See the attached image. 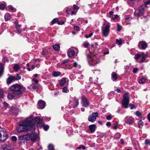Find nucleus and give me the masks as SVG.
I'll use <instances>...</instances> for the list:
<instances>
[{
  "instance_id": "nucleus-1",
  "label": "nucleus",
  "mask_w": 150,
  "mask_h": 150,
  "mask_svg": "<svg viewBox=\"0 0 150 150\" xmlns=\"http://www.w3.org/2000/svg\"><path fill=\"white\" fill-rule=\"evenodd\" d=\"M31 118H27L22 122H20L17 128V131L19 133L28 131L33 132L35 130V126L31 122Z\"/></svg>"
},
{
  "instance_id": "nucleus-2",
  "label": "nucleus",
  "mask_w": 150,
  "mask_h": 150,
  "mask_svg": "<svg viewBox=\"0 0 150 150\" xmlns=\"http://www.w3.org/2000/svg\"><path fill=\"white\" fill-rule=\"evenodd\" d=\"M9 89L12 92L8 95V98L10 100H12L16 96L21 94L25 90V88L17 83L9 87Z\"/></svg>"
},
{
  "instance_id": "nucleus-3",
  "label": "nucleus",
  "mask_w": 150,
  "mask_h": 150,
  "mask_svg": "<svg viewBox=\"0 0 150 150\" xmlns=\"http://www.w3.org/2000/svg\"><path fill=\"white\" fill-rule=\"evenodd\" d=\"M110 25L109 23L105 25L104 24L102 28V34L105 37L107 36L109 33Z\"/></svg>"
},
{
  "instance_id": "nucleus-4",
  "label": "nucleus",
  "mask_w": 150,
  "mask_h": 150,
  "mask_svg": "<svg viewBox=\"0 0 150 150\" xmlns=\"http://www.w3.org/2000/svg\"><path fill=\"white\" fill-rule=\"evenodd\" d=\"M129 103V97L128 93H125L123 97L122 102V106L126 108L128 107V105Z\"/></svg>"
},
{
  "instance_id": "nucleus-5",
  "label": "nucleus",
  "mask_w": 150,
  "mask_h": 150,
  "mask_svg": "<svg viewBox=\"0 0 150 150\" xmlns=\"http://www.w3.org/2000/svg\"><path fill=\"white\" fill-rule=\"evenodd\" d=\"M8 135L5 131L2 130L0 128V140L2 142L5 141L7 138Z\"/></svg>"
},
{
  "instance_id": "nucleus-6",
  "label": "nucleus",
  "mask_w": 150,
  "mask_h": 150,
  "mask_svg": "<svg viewBox=\"0 0 150 150\" xmlns=\"http://www.w3.org/2000/svg\"><path fill=\"white\" fill-rule=\"evenodd\" d=\"M31 118L32 119L31 122L32 123H33V124H34V125L35 126V125L36 122H37V124H40L41 125H42L43 124V121L42 119L40 118L39 117H34V119H33L31 118Z\"/></svg>"
},
{
  "instance_id": "nucleus-7",
  "label": "nucleus",
  "mask_w": 150,
  "mask_h": 150,
  "mask_svg": "<svg viewBox=\"0 0 150 150\" xmlns=\"http://www.w3.org/2000/svg\"><path fill=\"white\" fill-rule=\"evenodd\" d=\"M98 113L96 112L93 113L88 116V120L93 122H94L96 120V117L98 116Z\"/></svg>"
},
{
  "instance_id": "nucleus-8",
  "label": "nucleus",
  "mask_w": 150,
  "mask_h": 150,
  "mask_svg": "<svg viewBox=\"0 0 150 150\" xmlns=\"http://www.w3.org/2000/svg\"><path fill=\"white\" fill-rule=\"evenodd\" d=\"M138 46L140 49L145 50L147 47V44L145 41H140L139 43Z\"/></svg>"
},
{
  "instance_id": "nucleus-9",
  "label": "nucleus",
  "mask_w": 150,
  "mask_h": 150,
  "mask_svg": "<svg viewBox=\"0 0 150 150\" xmlns=\"http://www.w3.org/2000/svg\"><path fill=\"white\" fill-rule=\"evenodd\" d=\"M89 63L90 65L94 66L97 64L96 58L95 56L90 57L88 59Z\"/></svg>"
},
{
  "instance_id": "nucleus-10",
  "label": "nucleus",
  "mask_w": 150,
  "mask_h": 150,
  "mask_svg": "<svg viewBox=\"0 0 150 150\" xmlns=\"http://www.w3.org/2000/svg\"><path fill=\"white\" fill-rule=\"evenodd\" d=\"M81 101V103L83 106L85 107H87L89 105V103L86 98L84 97H82Z\"/></svg>"
},
{
  "instance_id": "nucleus-11",
  "label": "nucleus",
  "mask_w": 150,
  "mask_h": 150,
  "mask_svg": "<svg viewBox=\"0 0 150 150\" xmlns=\"http://www.w3.org/2000/svg\"><path fill=\"white\" fill-rule=\"evenodd\" d=\"M28 138L30 139L32 141H35L37 138V135L34 133L28 134Z\"/></svg>"
},
{
  "instance_id": "nucleus-12",
  "label": "nucleus",
  "mask_w": 150,
  "mask_h": 150,
  "mask_svg": "<svg viewBox=\"0 0 150 150\" xmlns=\"http://www.w3.org/2000/svg\"><path fill=\"white\" fill-rule=\"evenodd\" d=\"M45 102L44 101L40 100L38 102V107L41 109L44 108L45 106Z\"/></svg>"
},
{
  "instance_id": "nucleus-13",
  "label": "nucleus",
  "mask_w": 150,
  "mask_h": 150,
  "mask_svg": "<svg viewBox=\"0 0 150 150\" xmlns=\"http://www.w3.org/2000/svg\"><path fill=\"white\" fill-rule=\"evenodd\" d=\"M15 24L16 28L17 30V33L18 34H19L22 32V29L20 28L21 26L18 24V22L17 21H15Z\"/></svg>"
},
{
  "instance_id": "nucleus-14",
  "label": "nucleus",
  "mask_w": 150,
  "mask_h": 150,
  "mask_svg": "<svg viewBox=\"0 0 150 150\" xmlns=\"http://www.w3.org/2000/svg\"><path fill=\"white\" fill-rule=\"evenodd\" d=\"M67 54L68 57L71 58L74 56L75 52L74 50L69 49L68 51Z\"/></svg>"
},
{
  "instance_id": "nucleus-15",
  "label": "nucleus",
  "mask_w": 150,
  "mask_h": 150,
  "mask_svg": "<svg viewBox=\"0 0 150 150\" xmlns=\"http://www.w3.org/2000/svg\"><path fill=\"white\" fill-rule=\"evenodd\" d=\"M126 123L129 125L132 124L134 120L133 118L131 117H126L125 118Z\"/></svg>"
},
{
  "instance_id": "nucleus-16",
  "label": "nucleus",
  "mask_w": 150,
  "mask_h": 150,
  "mask_svg": "<svg viewBox=\"0 0 150 150\" xmlns=\"http://www.w3.org/2000/svg\"><path fill=\"white\" fill-rule=\"evenodd\" d=\"M16 80V77L14 76H9L7 79L8 84H10L12 81Z\"/></svg>"
},
{
  "instance_id": "nucleus-17",
  "label": "nucleus",
  "mask_w": 150,
  "mask_h": 150,
  "mask_svg": "<svg viewBox=\"0 0 150 150\" xmlns=\"http://www.w3.org/2000/svg\"><path fill=\"white\" fill-rule=\"evenodd\" d=\"M28 134L19 137V140L21 141H26L28 140Z\"/></svg>"
},
{
  "instance_id": "nucleus-18",
  "label": "nucleus",
  "mask_w": 150,
  "mask_h": 150,
  "mask_svg": "<svg viewBox=\"0 0 150 150\" xmlns=\"http://www.w3.org/2000/svg\"><path fill=\"white\" fill-rule=\"evenodd\" d=\"M134 13L135 16H142L144 13H142V12L139 9L138 10L136 11Z\"/></svg>"
},
{
  "instance_id": "nucleus-19",
  "label": "nucleus",
  "mask_w": 150,
  "mask_h": 150,
  "mask_svg": "<svg viewBox=\"0 0 150 150\" xmlns=\"http://www.w3.org/2000/svg\"><path fill=\"white\" fill-rule=\"evenodd\" d=\"M141 56H142V59L141 62H143L145 60V59L147 58V54H145L144 53L142 52L141 53Z\"/></svg>"
},
{
  "instance_id": "nucleus-20",
  "label": "nucleus",
  "mask_w": 150,
  "mask_h": 150,
  "mask_svg": "<svg viewBox=\"0 0 150 150\" xmlns=\"http://www.w3.org/2000/svg\"><path fill=\"white\" fill-rule=\"evenodd\" d=\"M65 78H62L61 80L59 81V83L60 85L63 86L66 82Z\"/></svg>"
},
{
  "instance_id": "nucleus-21",
  "label": "nucleus",
  "mask_w": 150,
  "mask_h": 150,
  "mask_svg": "<svg viewBox=\"0 0 150 150\" xmlns=\"http://www.w3.org/2000/svg\"><path fill=\"white\" fill-rule=\"evenodd\" d=\"M11 18V15L8 13H6L4 16V19L6 21L9 20Z\"/></svg>"
},
{
  "instance_id": "nucleus-22",
  "label": "nucleus",
  "mask_w": 150,
  "mask_h": 150,
  "mask_svg": "<svg viewBox=\"0 0 150 150\" xmlns=\"http://www.w3.org/2000/svg\"><path fill=\"white\" fill-rule=\"evenodd\" d=\"M96 125H92L89 126V128L90 130L92 132H94L95 131Z\"/></svg>"
},
{
  "instance_id": "nucleus-23",
  "label": "nucleus",
  "mask_w": 150,
  "mask_h": 150,
  "mask_svg": "<svg viewBox=\"0 0 150 150\" xmlns=\"http://www.w3.org/2000/svg\"><path fill=\"white\" fill-rule=\"evenodd\" d=\"M54 49L56 51H58L60 48V46L59 45L55 44L53 46Z\"/></svg>"
},
{
  "instance_id": "nucleus-24",
  "label": "nucleus",
  "mask_w": 150,
  "mask_h": 150,
  "mask_svg": "<svg viewBox=\"0 0 150 150\" xmlns=\"http://www.w3.org/2000/svg\"><path fill=\"white\" fill-rule=\"evenodd\" d=\"M61 74V73L59 71H54L52 73V74L54 76H58L60 75Z\"/></svg>"
},
{
  "instance_id": "nucleus-25",
  "label": "nucleus",
  "mask_w": 150,
  "mask_h": 150,
  "mask_svg": "<svg viewBox=\"0 0 150 150\" xmlns=\"http://www.w3.org/2000/svg\"><path fill=\"white\" fill-rule=\"evenodd\" d=\"M79 103L78 100H75L73 103V108H75L77 107L79 104Z\"/></svg>"
},
{
  "instance_id": "nucleus-26",
  "label": "nucleus",
  "mask_w": 150,
  "mask_h": 150,
  "mask_svg": "<svg viewBox=\"0 0 150 150\" xmlns=\"http://www.w3.org/2000/svg\"><path fill=\"white\" fill-rule=\"evenodd\" d=\"M145 7H146V5H143L140 7L139 9L142 12H142L144 13Z\"/></svg>"
},
{
  "instance_id": "nucleus-27",
  "label": "nucleus",
  "mask_w": 150,
  "mask_h": 150,
  "mask_svg": "<svg viewBox=\"0 0 150 150\" xmlns=\"http://www.w3.org/2000/svg\"><path fill=\"white\" fill-rule=\"evenodd\" d=\"M138 125H139V127L140 128H142L143 125V122L141 120H139L138 122Z\"/></svg>"
},
{
  "instance_id": "nucleus-28",
  "label": "nucleus",
  "mask_w": 150,
  "mask_h": 150,
  "mask_svg": "<svg viewBox=\"0 0 150 150\" xmlns=\"http://www.w3.org/2000/svg\"><path fill=\"white\" fill-rule=\"evenodd\" d=\"M125 18L126 21V22L127 23V24H129V21H130L132 19L130 16H126Z\"/></svg>"
},
{
  "instance_id": "nucleus-29",
  "label": "nucleus",
  "mask_w": 150,
  "mask_h": 150,
  "mask_svg": "<svg viewBox=\"0 0 150 150\" xmlns=\"http://www.w3.org/2000/svg\"><path fill=\"white\" fill-rule=\"evenodd\" d=\"M122 38H120L118 40L117 39L116 40V43L119 45H120L122 44Z\"/></svg>"
},
{
  "instance_id": "nucleus-30",
  "label": "nucleus",
  "mask_w": 150,
  "mask_h": 150,
  "mask_svg": "<svg viewBox=\"0 0 150 150\" xmlns=\"http://www.w3.org/2000/svg\"><path fill=\"white\" fill-rule=\"evenodd\" d=\"M20 68L18 65L17 64H16L13 67V69L16 71H17Z\"/></svg>"
},
{
  "instance_id": "nucleus-31",
  "label": "nucleus",
  "mask_w": 150,
  "mask_h": 150,
  "mask_svg": "<svg viewBox=\"0 0 150 150\" xmlns=\"http://www.w3.org/2000/svg\"><path fill=\"white\" fill-rule=\"evenodd\" d=\"M121 137V135L119 133H117L115 134V138L116 139H119Z\"/></svg>"
},
{
  "instance_id": "nucleus-32",
  "label": "nucleus",
  "mask_w": 150,
  "mask_h": 150,
  "mask_svg": "<svg viewBox=\"0 0 150 150\" xmlns=\"http://www.w3.org/2000/svg\"><path fill=\"white\" fill-rule=\"evenodd\" d=\"M146 80V79L143 78L139 81V83H145Z\"/></svg>"
},
{
  "instance_id": "nucleus-33",
  "label": "nucleus",
  "mask_w": 150,
  "mask_h": 150,
  "mask_svg": "<svg viewBox=\"0 0 150 150\" xmlns=\"http://www.w3.org/2000/svg\"><path fill=\"white\" fill-rule=\"evenodd\" d=\"M37 86V84L35 83H33L30 86V87L34 89H36Z\"/></svg>"
},
{
  "instance_id": "nucleus-34",
  "label": "nucleus",
  "mask_w": 150,
  "mask_h": 150,
  "mask_svg": "<svg viewBox=\"0 0 150 150\" xmlns=\"http://www.w3.org/2000/svg\"><path fill=\"white\" fill-rule=\"evenodd\" d=\"M141 56V54H136L135 56V59L136 60L140 58Z\"/></svg>"
},
{
  "instance_id": "nucleus-35",
  "label": "nucleus",
  "mask_w": 150,
  "mask_h": 150,
  "mask_svg": "<svg viewBox=\"0 0 150 150\" xmlns=\"http://www.w3.org/2000/svg\"><path fill=\"white\" fill-rule=\"evenodd\" d=\"M48 148L49 150H53L54 149L53 146L52 144H50L48 146Z\"/></svg>"
},
{
  "instance_id": "nucleus-36",
  "label": "nucleus",
  "mask_w": 150,
  "mask_h": 150,
  "mask_svg": "<svg viewBox=\"0 0 150 150\" xmlns=\"http://www.w3.org/2000/svg\"><path fill=\"white\" fill-rule=\"evenodd\" d=\"M3 70V66L2 64H0V75H1Z\"/></svg>"
},
{
  "instance_id": "nucleus-37",
  "label": "nucleus",
  "mask_w": 150,
  "mask_h": 150,
  "mask_svg": "<svg viewBox=\"0 0 150 150\" xmlns=\"http://www.w3.org/2000/svg\"><path fill=\"white\" fill-rule=\"evenodd\" d=\"M44 129L46 131H47L49 128V126L47 125H44L43 126Z\"/></svg>"
},
{
  "instance_id": "nucleus-38",
  "label": "nucleus",
  "mask_w": 150,
  "mask_h": 150,
  "mask_svg": "<svg viewBox=\"0 0 150 150\" xmlns=\"http://www.w3.org/2000/svg\"><path fill=\"white\" fill-rule=\"evenodd\" d=\"M145 144L146 145H150V141L148 139H146L145 140Z\"/></svg>"
},
{
  "instance_id": "nucleus-39",
  "label": "nucleus",
  "mask_w": 150,
  "mask_h": 150,
  "mask_svg": "<svg viewBox=\"0 0 150 150\" xmlns=\"http://www.w3.org/2000/svg\"><path fill=\"white\" fill-rule=\"evenodd\" d=\"M69 90L66 87H64L63 88L62 91L64 93H68L69 92Z\"/></svg>"
},
{
  "instance_id": "nucleus-40",
  "label": "nucleus",
  "mask_w": 150,
  "mask_h": 150,
  "mask_svg": "<svg viewBox=\"0 0 150 150\" xmlns=\"http://www.w3.org/2000/svg\"><path fill=\"white\" fill-rule=\"evenodd\" d=\"M57 18H54L51 22V23L52 24H54L57 23Z\"/></svg>"
},
{
  "instance_id": "nucleus-41",
  "label": "nucleus",
  "mask_w": 150,
  "mask_h": 150,
  "mask_svg": "<svg viewBox=\"0 0 150 150\" xmlns=\"http://www.w3.org/2000/svg\"><path fill=\"white\" fill-rule=\"evenodd\" d=\"M112 77L115 79L116 80L117 78V76L116 74L112 73Z\"/></svg>"
},
{
  "instance_id": "nucleus-42",
  "label": "nucleus",
  "mask_w": 150,
  "mask_h": 150,
  "mask_svg": "<svg viewBox=\"0 0 150 150\" xmlns=\"http://www.w3.org/2000/svg\"><path fill=\"white\" fill-rule=\"evenodd\" d=\"M6 5L4 4H0V9L3 10L5 7Z\"/></svg>"
},
{
  "instance_id": "nucleus-43",
  "label": "nucleus",
  "mask_w": 150,
  "mask_h": 150,
  "mask_svg": "<svg viewBox=\"0 0 150 150\" xmlns=\"http://www.w3.org/2000/svg\"><path fill=\"white\" fill-rule=\"evenodd\" d=\"M69 62V60L68 59H65L62 62V64H64L66 63H67Z\"/></svg>"
},
{
  "instance_id": "nucleus-44",
  "label": "nucleus",
  "mask_w": 150,
  "mask_h": 150,
  "mask_svg": "<svg viewBox=\"0 0 150 150\" xmlns=\"http://www.w3.org/2000/svg\"><path fill=\"white\" fill-rule=\"evenodd\" d=\"M107 120H109L112 118V116L111 115H107L106 117Z\"/></svg>"
},
{
  "instance_id": "nucleus-45",
  "label": "nucleus",
  "mask_w": 150,
  "mask_h": 150,
  "mask_svg": "<svg viewBox=\"0 0 150 150\" xmlns=\"http://www.w3.org/2000/svg\"><path fill=\"white\" fill-rule=\"evenodd\" d=\"M74 29L76 30H79V27L78 26H75L74 27Z\"/></svg>"
},
{
  "instance_id": "nucleus-46",
  "label": "nucleus",
  "mask_w": 150,
  "mask_h": 150,
  "mask_svg": "<svg viewBox=\"0 0 150 150\" xmlns=\"http://www.w3.org/2000/svg\"><path fill=\"white\" fill-rule=\"evenodd\" d=\"M8 9L10 10L13 11L14 10V8L13 6L11 5L8 6Z\"/></svg>"
},
{
  "instance_id": "nucleus-47",
  "label": "nucleus",
  "mask_w": 150,
  "mask_h": 150,
  "mask_svg": "<svg viewBox=\"0 0 150 150\" xmlns=\"http://www.w3.org/2000/svg\"><path fill=\"white\" fill-rule=\"evenodd\" d=\"M93 35V33H90L89 34V35H86V38H89L91 37Z\"/></svg>"
},
{
  "instance_id": "nucleus-48",
  "label": "nucleus",
  "mask_w": 150,
  "mask_h": 150,
  "mask_svg": "<svg viewBox=\"0 0 150 150\" xmlns=\"http://www.w3.org/2000/svg\"><path fill=\"white\" fill-rule=\"evenodd\" d=\"M136 114L137 116H139L142 114L139 111H137L136 112Z\"/></svg>"
},
{
  "instance_id": "nucleus-49",
  "label": "nucleus",
  "mask_w": 150,
  "mask_h": 150,
  "mask_svg": "<svg viewBox=\"0 0 150 150\" xmlns=\"http://www.w3.org/2000/svg\"><path fill=\"white\" fill-rule=\"evenodd\" d=\"M21 79V77L19 76L18 74H17V77L16 78V80L20 79Z\"/></svg>"
},
{
  "instance_id": "nucleus-50",
  "label": "nucleus",
  "mask_w": 150,
  "mask_h": 150,
  "mask_svg": "<svg viewBox=\"0 0 150 150\" xmlns=\"http://www.w3.org/2000/svg\"><path fill=\"white\" fill-rule=\"evenodd\" d=\"M12 139L13 141H16L17 140V138L15 136H12Z\"/></svg>"
},
{
  "instance_id": "nucleus-51",
  "label": "nucleus",
  "mask_w": 150,
  "mask_h": 150,
  "mask_svg": "<svg viewBox=\"0 0 150 150\" xmlns=\"http://www.w3.org/2000/svg\"><path fill=\"white\" fill-rule=\"evenodd\" d=\"M122 27L120 25H118L117 26V31H120L122 29Z\"/></svg>"
},
{
  "instance_id": "nucleus-52",
  "label": "nucleus",
  "mask_w": 150,
  "mask_h": 150,
  "mask_svg": "<svg viewBox=\"0 0 150 150\" xmlns=\"http://www.w3.org/2000/svg\"><path fill=\"white\" fill-rule=\"evenodd\" d=\"M118 17V16L117 15H115V17H112V19L113 20L116 19Z\"/></svg>"
},
{
  "instance_id": "nucleus-53",
  "label": "nucleus",
  "mask_w": 150,
  "mask_h": 150,
  "mask_svg": "<svg viewBox=\"0 0 150 150\" xmlns=\"http://www.w3.org/2000/svg\"><path fill=\"white\" fill-rule=\"evenodd\" d=\"M138 71V69L137 68H134L133 69V72L134 73H136Z\"/></svg>"
},
{
  "instance_id": "nucleus-54",
  "label": "nucleus",
  "mask_w": 150,
  "mask_h": 150,
  "mask_svg": "<svg viewBox=\"0 0 150 150\" xmlns=\"http://www.w3.org/2000/svg\"><path fill=\"white\" fill-rule=\"evenodd\" d=\"M73 6H74V9H79V8H78V7L76 5H73Z\"/></svg>"
},
{
  "instance_id": "nucleus-55",
  "label": "nucleus",
  "mask_w": 150,
  "mask_h": 150,
  "mask_svg": "<svg viewBox=\"0 0 150 150\" xmlns=\"http://www.w3.org/2000/svg\"><path fill=\"white\" fill-rule=\"evenodd\" d=\"M12 112L13 113H17V110L16 109H12Z\"/></svg>"
},
{
  "instance_id": "nucleus-56",
  "label": "nucleus",
  "mask_w": 150,
  "mask_h": 150,
  "mask_svg": "<svg viewBox=\"0 0 150 150\" xmlns=\"http://www.w3.org/2000/svg\"><path fill=\"white\" fill-rule=\"evenodd\" d=\"M129 105L131 106V109H132L133 108H135V106L134 104H129Z\"/></svg>"
},
{
  "instance_id": "nucleus-57",
  "label": "nucleus",
  "mask_w": 150,
  "mask_h": 150,
  "mask_svg": "<svg viewBox=\"0 0 150 150\" xmlns=\"http://www.w3.org/2000/svg\"><path fill=\"white\" fill-rule=\"evenodd\" d=\"M89 45V43H85L84 44V46L85 47H87Z\"/></svg>"
},
{
  "instance_id": "nucleus-58",
  "label": "nucleus",
  "mask_w": 150,
  "mask_h": 150,
  "mask_svg": "<svg viewBox=\"0 0 150 150\" xmlns=\"http://www.w3.org/2000/svg\"><path fill=\"white\" fill-rule=\"evenodd\" d=\"M150 3V0H149L147 1L144 3V4L146 5H148Z\"/></svg>"
},
{
  "instance_id": "nucleus-59",
  "label": "nucleus",
  "mask_w": 150,
  "mask_h": 150,
  "mask_svg": "<svg viewBox=\"0 0 150 150\" xmlns=\"http://www.w3.org/2000/svg\"><path fill=\"white\" fill-rule=\"evenodd\" d=\"M111 125V123L110 122H108L106 124V125L107 126H110Z\"/></svg>"
},
{
  "instance_id": "nucleus-60",
  "label": "nucleus",
  "mask_w": 150,
  "mask_h": 150,
  "mask_svg": "<svg viewBox=\"0 0 150 150\" xmlns=\"http://www.w3.org/2000/svg\"><path fill=\"white\" fill-rule=\"evenodd\" d=\"M33 80L36 83H38V80L36 79L35 78H34L33 79Z\"/></svg>"
},
{
  "instance_id": "nucleus-61",
  "label": "nucleus",
  "mask_w": 150,
  "mask_h": 150,
  "mask_svg": "<svg viewBox=\"0 0 150 150\" xmlns=\"http://www.w3.org/2000/svg\"><path fill=\"white\" fill-rule=\"evenodd\" d=\"M77 66V63L76 62H74V67H76Z\"/></svg>"
},
{
  "instance_id": "nucleus-62",
  "label": "nucleus",
  "mask_w": 150,
  "mask_h": 150,
  "mask_svg": "<svg viewBox=\"0 0 150 150\" xmlns=\"http://www.w3.org/2000/svg\"><path fill=\"white\" fill-rule=\"evenodd\" d=\"M115 91H117V92H118V93H120V92L121 91L120 90V89H118V88H117L115 90Z\"/></svg>"
},
{
  "instance_id": "nucleus-63",
  "label": "nucleus",
  "mask_w": 150,
  "mask_h": 150,
  "mask_svg": "<svg viewBox=\"0 0 150 150\" xmlns=\"http://www.w3.org/2000/svg\"><path fill=\"white\" fill-rule=\"evenodd\" d=\"M120 141H121V143L122 144H124V142L123 140L122 139H120Z\"/></svg>"
},
{
  "instance_id": "nucleus-64",
  "label": "nucleus",
  "mask_w": 150,
  "mask_h": 150,
  "mask_svg": "<svg viewBox=\"0 0 150 150\" xmlns=\"http://www.w3.org/2000/svg\"><path fill=\"white\" fill-rule=\"evenodd\" d=\"M148 120L150 122V113H149L148 115Z\"/></svg>"
}]
</instances>
